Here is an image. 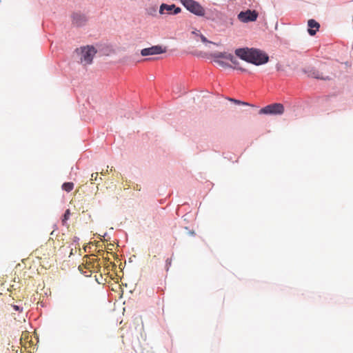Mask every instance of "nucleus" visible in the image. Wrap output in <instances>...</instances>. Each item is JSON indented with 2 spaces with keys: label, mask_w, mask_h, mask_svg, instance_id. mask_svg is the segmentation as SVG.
I'll return each instance as SVG.
<instances>
[{
  "label": "nucleus",
  "mask_w": 353,
  "mask_h": 353,
  "mask_svg": "<svg viewBox=\"0 0 353 353\" xmlns=\"http://www.w3.org/2000/svg\"><path fill=\"white\" fill-rule=\"evenodd\" d=\"M235 54L242 60L256 65H262L268 61V56L261 51L253 48H238Z\"/></svg>",
  "instance_id": "nucleus-1"
},
{
  "label": "nucleus",
  "mask_w": 353,
  "mask_h": 353,
  "mask_svg": "<svg viewBox=\"0 0 353 353\" xmlns=\"http://www.w3.org/2000/svg\"><path fill=\"white\" fill-rule=\"evenodd\" d=\"M181 3L190 12L199 17L205 15V9L194 0H180Z\"/></svg>",
  "instance_id": "nucleus-2"
},
{
  "label": "nucleus",
  "mask_w": 353,
  "mask_h": 353,
  "mask_svg": "<svg viewBox=\"0 0 353 353\" xmlns=\"http://www.w3.org/2000/svg\"><path fill=\"white\" fill-rule=\"evenodd\" d=\"M77 52H80V61L84 65L90 64L92 59L97 53V50L93 46H87L77 49Z\"/></svg>",
  "instance_id": "nucleus-3"
},
{
  "label": "nucleus",
  "mask_w": 353,
  "mask_h": 353,
  "mask_svg": "<svg viewBox=\"0 0 353 353\" xmlns=\"http://www.w3.org/2000/svg\"><path fill=\"white\" fill-rule=\"evenodd\" d=\"M283 112L284 107L281 103H273L261 108L259 114H282Z\"/></svg>",
  "instance_id": "nucleus-4"
},
{
  "label": "nucleus",
  "mask_w": 353,
  "mask_h": 353,
  "mask_svg": "<svg viewBox=\"0 0 353 353\" xmlns=\"http://www.w3.org/2000/svg\"><path fill=\"white\" fill-rule=\"evenodd\" d=\"M258 17V13L255 10H248L245 12H241L238 14V19L243 23L255 21Z\"/></svg>",
  "instance_id": "nucleus-5"
},
{
  "label": "nucleus",
  "mask_w": 353,
  "mask_h": 353,
  "mask_svg": "<svg viewBox=\"0 0 353 353\" xmlns=\"http://www.w3.org/2000/svg\"><path fill=\"white\" fill-rule=\"evenodd\" d=\"M165 48H163L161 46H153L150 48L142 49L141 51V54L143 57H146L149 55L160 54L165 53Z\"/></svg>",
  "instance_id": "nucleus-6"
},
{
  "label": "nucleus",
  "mask_w": 353,
  "mask_h": 353,
  "mask_svg": "<svg viewBox=\"0 0 353 353\" xmlns=\"http://www.w3.org/2000/svg\"><path fill=\"white\" fill-rule=\"evenodd\" d=\"M181 9L179 7H176L174 4L168 5L166 3H162L159 8V13L161 14H176L180 13Z\"/></svg>",
  "instance_id": "nucleus-7"
},
{
  "label": "nucleus",
  "mask_w": 353,
  "mask_h": 353,
  "mask_svg": "<svg viewBox=\"0 0 353 353\" xmlns=\"http://www.w3.org/2000/svg\"><path fill=\"white\" fill-rule=\"evenodd\" d=\"M71 19L72 24L77 27L84 26L88 21L87 17L79 12L72 13Z\"/></svg>",
  "instance_id": "nucleus-8"
},
{
  "label": "nucleus",
  "mask_w": 353,
  "mask_h": 353,
  "mask_svg": "<svg viewBox=\"0 0 353 353\" xmlns=\"http://www.w3.org/2000/svg\"><path fill=\"white\" fill-rule=\"evenodd\" d=\"M37 258L42 259L49 256L48 246L47 244L41 245L39 248L36 249L34 252Z\"/></svg>",
  "instance_id": "nucleus-9"
},
{
  "label": "nucleus",
  "mask_w": 353,
  "mask_h": 353,
  "mask_svg": "<svg viewBox=\"0 0 353 353\" xmlns=\"http://www.w3.org/2000/svg\"><path fill=\"white\" fill-rule=\"evenodd\" d=\"M307 31L311 36H314L316 33V32L319 31V29L320 28L319 23L314 19H310L307 21Z\"/></svg>",
  "instance_id": "nucleus-10"
},
{
  "label": "nucleus",
  "mask_w": 353,
  "mask_h": 353,
  "mask_svg": "<svg viewBox=\"0 0 353 353\" xmlns=\"http://www.w3.org/2000/svg\"><path fill=\"white\" fill-rule=\"evenodd\" d=\"M211 57L213 58V59H232V54H230V53H228V52H214L213 54H211Z\"/></svg>",
  "instance_id": "nucleus-11"
},
{
  "label": "nucleus",
  "mask_w": 353,
  "mask_h": 353,
  "mask_svg": "<svg viewBox=\"0 0 353 353\" xmlns=\"http://www.w3.org/2000/svg\"><path fill=\"white\" fill-rule=\"evenodd\" d=\"M70 210L69 209L66 210L61 219V223L63 225H68V221L70 217Z\"/></svg>",
  "instance_id": "nucleus-12"
},
{
  "label": "nucleus",
  "mask_w": 353,
  "mask_h": 353,
  "mask_svg": "<svg viewBox=\"0 0 353 353\" xmlns=\"http://www.w3.org/2000/svg\"><path fill=\"white\" fill-rule=\"evenodd\" d=\"M74 188V183L72 182H66L62 185V189L68 192L72 191Z\"/></svg>",
  "instance_id": "nucleus-13"
},
{
  "label": "nucleus",
  "mask_w": 353,
  "mask_h": 353,
  "mask_svg": "<svg viewBox=\"0 0 353 353\" xmlns=\"http://www.w3.org/2000/svg\"><path fill=\"white\" fill-rule=\"evenodd\" d=\"M214 61L223 68H230L231 67V65L229 63H228L221 59H214Z\"/></svg>",
  "instance_id": "nucleus-14"
},
{
  "label": "nucleus",
  "mask_w": 353,
  "mask_h": 353,
  "mask_svg": "<svg viewBox=\"0 0 353 353\" xmlns=\"http://www.w3.org/2000/svg\"><path fill=\"white\" fill-rule=\"evenodd\" d=\"M232 59H228V60H230L234 65H235V68H236V65L238 64V61L236 60V57L232 54Z\"/></svg>",
  "instance_id": "nucleus-15"
},
{
  "label": "nucleus",
  "mask_w": 353,
  "mask_h": 353,
  "mask_svg": "<svg viewBox=\"0 0 353 353\" xmlns=\"http://www.w3.org/2000/svg\"><path fill=\"white\" fill-rule=\"evenodd\" d=\"M98 175H99L98 172L92 174L90 181H97Z\"/></svg>",
  "instance_id": "nucleus-16"
},
{
  "label": "nucleus",
  "mask_w": 353,
  "mask_h": 353,
  "mask_svg": "<svg viewBox=\"0 0 353 353\" xmlns=\"http://www.w3.org/2000/svg\"><path fill=\"white\" fill-rule=\"evenodd\" d=\"M199 37L201 38V40L202 42L203 43H210V41H209L205 37H204L203 34H199Z\"/></svg>",
  "instance_id": "nucleus-17"
},
{
  "label": "nucleus",
  "mask_w": 353,
  "mask_h": 353,
  "mask_svg": "<svg viewBox=\"0 0 353 353\" xmlns=\"http://www.w3.org/2000/svg\"><path fill=\"white\" fill-rule=\"evenodd\" d=\"M230 101H233L236 104H241V101H239V100L234 99H230Z\"/></svg>",
  "instance_id": "nucleus-18"
},
{
  "label": "nucleus",
  "mask_w": 353,
  "mask_h": 353,
  "mask_svg": "<svg viewBox=\"0 0 353 353\" xmlns=\"http://www.w3.org/2000/svg\"><path fill=\"white\" fill-rule=\"evenodd\" d=\"M241 104L244 105H250V104L248 103L243 102V101H241Z\"/></svg>",
  "instance_id": "nucleus-19"
},
{
  "label": "nucleus",
  "mask_w": 353,
  "mask_h": 353,
  "mask_svg": "<svg viewBox=\"0 0 353 353\" xmlns=\"http://www.w3.org/2000/svg\"><path fill=\"white\" fill-rule=\"evenodd\" d=\"M14 308L15 310H19V307L17 306V305H14Z\"/></svg>",
  "instance_id": "nucleus-20"
},
{
  "label": "nucleus",
  "mask_w": 353,
  "mask_h": 353,
  "mask_svg": "<svg viewBox=\"0 0 353 353\" xmlns=\"http://www.w3.org/2000/svg\"><path fill=\"white\" fill-rule=\"evenodd\" d=\"M108 172V170H106V172H105V171H102V172H101V174L102 175H105V174H106V172Z\"/></svg>",
  "instance_id": "nucleus-21"
},
{
  "label": "nucleus",
  "mask_w": 353,
  "mask_h": 353,
  "mask_svg": "<svg viewBox=\"0 0 353 353\" xmlns=\"http://www.w3.org/2000/svg\"><path fill=\"white\" fill-rule=\"evenodd\" d=\"M316 78L317 79H325V78H323V77H319V76H317Z\"/></svg>",
  "instance_id": "nucleus-22"
},
{
  "label": "nucleus",
  "mask_w": 353,
  "mask_h": 353,
  "mask_svg": "<svg viewBox=\"0 0 353 353\" xmlns=\"http://www.w3.org/2000/svg\"><path fill=\"white\" fill-rule=\"evenodd\" d=\"M193 34H195L196 35H199V33L196 32H192Z\"/></svg>",
  "instance_id": "nucleus-23"
},
{
  "label": "nucleus",
  "mask_w": 353,
  "mask_h": 353,
  "mask_svg": "<svg viewBox=\"0 0 353 353\" xmlns=\"http://www.w3.org/2000/svg\"><path fill=\"white\" fill-rule=\"evenodd\" d=\"M169 261V259L166 260V262H168V263H169V264H170V261Z\"/></svg>",
  "instance_id": "nucleus-24"
},
{
  "label": "nucleus",
  "mask_w": 353,
  "mask_h": 353,
  "mask_svg": "<svg viewBox=\"0 0 353 353\" xmlns=\"http://www.w3.org/2000/svg\"><path fill=\"white\" fill-rule=\"evenodd\" d=\"M169 261V259L166 260V262H168V263H169V264H170V261Z\"/></svg>",
  "instance_id": "nucleus-25"
},
{
  "label": "nucleus",
  "mask_w": 353,
  "mask_h": 353,
  "mask_svg": "<svg viewBox=\"0 0 353 353\" xmlns=\"http://www.w3.org/2000/svg\"><path fill=\"white\" fill-rule=\"evenodd\" d=\"M169 261V259L166 260V262H168V263H169V264H170V261Z\"/></svg>",
  "instance_id": "nucleus-26"
}]
</instances>
